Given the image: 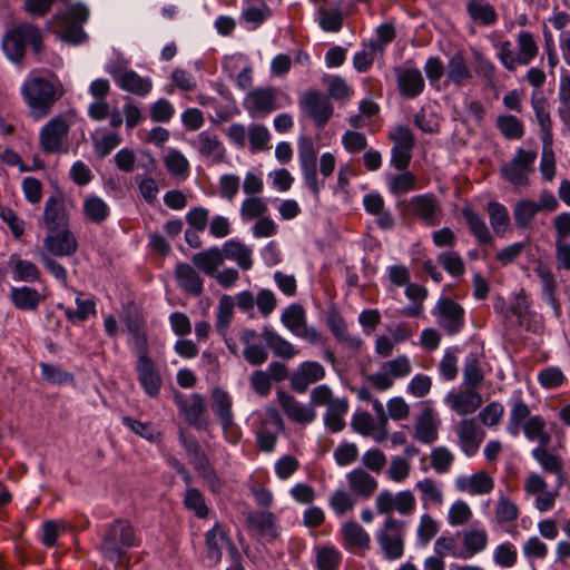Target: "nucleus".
I'll return each instance as SVG.
<instances>
[{"label": "nucleus", "mask_w": 570, "mask_h": 570, "mask_svg": "<svg viewBox=\"0 0 570 570\" xmlns=\"http://www.w3.org/2000/svg\"><path fill=\"white\" fill-rule=\"evenodd\" d=\"M531 104L542 132V141L552 142V124L547 100L543 97L533 96Z\"/></svg>", "instance_id": "47"}, {"label": "nucleus", "mask_w": 570, "mask_h": 570, "mask_svg": "<svg viewBox=\"0 0 570 570\" xmlns=\"http://www.w3.org/2000/svg\"><path fill=\"white\" fill-rule=\"evenodd\" d=\"M409 209L413 216L429 227L441 223L442 209L433 194H422L410 199Z\"/></svg>", "instance_id": "17"}, {"label": "nucleus", "mask_w": 570, "mask_h": 570, "mask_svg": "<svg viewBox=\"0 0 570 570\" xmlns=\"http://www.w3.org/2000/svg\"><path fill=\"white\" fill-rule=\"evenodd\" d=\"M281 322L295 336L309 344H317L322 338L315 327L307 325L305 309L299 304H292L285 308L281 315Z\"/></svg>", "instance_id": "9"}, {"label": "nucleus", "mask_w": 570, "mask_h": 570, "mask_svg": "<svg viewBox=\"0 0 570 570\" xmlns=\"http://www.w3.org/2000/svg\"><path fill=\"white\" fill-rule=\"evenodd\" d=\"M210 400L214 413L219 420L224 432H227V430L232 429L234 425V414L232 410L233 402L230 395L222 387H215L212 391Z\"/></svg>", "instance_id": "32"}, {"label": "nucleus", "mask_w": 570, "mask_h": 570, "mask_svg": "<svg viewBox=\"0 0 570 570\" xmlns=\"http://www.w3.org/2000/svg\"><path fill=\"white\" fill-rule=\"evenodd\" d=\"M29 43L35 55L42 51V32L31 23H20L8 30L2 39V50L12 62H21L26 55V45Z\"/></svg>", "instance_id": "4"}, {"label": "nucleus", "mask_w": 570, "mask_h": 570, "mask_svg": "<svg viewBox=\"0 0 570 570\" xmlns=\"http://www.w3.org/2000/svg\"><path fill=\"white\" fill-rule=\"evenodd\" d=\"M458 445L469 458L474 456L484 439V432L478 425L475 419H463L455 426Z\"/></svg>", "instance_id": "20"}, {"label": "nucleus", "mask_w": 570, "mask_h": 570, "mask_svg": "<svg viewBox=\"0 0 570 570\" xmlns=\"http://www.w3.org/2000/svg\"><path fill=\"white\" fill-rule=\"evenodd\" d=\"M175 401L189 424L198 429L205 426L203 416L206 412V404L203 395L194 393L189 399L176 395Z\"/></svg>", "instance_id": "28"}, {"label": "nucleus", "mask_w": 570, "mask_h": 570, "mask_svg": "<svg viewBox=\"0 0 570 570\" xmlns=\"http://www.w3.org/2000/svg\"><path fill=\"white\" fill-rule=\"evenodd\" d=\"M416 501L410 490L400 491L393 494L389 490L381 491L375 498V509L380 514L392 517L396 511L401 515H411L415 511Z\"/></svg>", "instance_id": "10"}, {"label": "nucleus", "mask_w": 570, "mask_h": 570, "mask_svg": "<svg viewBox=\"0 0 570 570\" xmlns=\"http://www.w3.org/2000/svg\"><path fill=\"white\" fill-rule=\"evenodd\" d=\"M462 215L474 237L479 240L480 244H490L492 242V236L489 232V228L485 222L481 218L480 215L474 213L470 208H464L462 210Z\"/></svg>", "instance_id": "54"}, {"label": "nucleus", "mask_w": 570, "mask_h": 570, "mask_svg": "<svg viewBox=\"0 0 570 570\" xmlns=\"http://www.w3.org/2000/svg\"><path fill=\"white\" fill-rule=\"evenodd\" d=\"M193 265L207 276L216 275L218 267L224 264L222 249L217 246L198 252L191 256Z\"/></svg>", "instance_id": "38"}, {"label": "nucleus", "mask_w": 570, "mask_h": 570, "mask_svg": "<svg viewBox=\"0 0 570 570\" xmlns=\"http://www.w3.org/2000/svg\"><path fill=\"white\" fill-rule=\"evenodd\" d=\"M115 82L125 91L137 96H146L153 88V82L149 78L140 77L134 70L120 71L118 69H108Z\"/></svg>", "instance_id": "24"}, {"label": "nucleus", "mask_w": 570, "mask_h": 570, "mask_svg": "<svg viewBox=\"0 0 570 570\" xmlns=\"http://www.w3.org/2000/svg\"><path fill=\"white\" fill-rule=\"evenodd\" d=\"M90 10L82 2L69 4L65 10L48 20V29L57 31L59 38L71 45H80L87 40L82 26L88 21Z\"/></svg>", "instance_id": "2"}, {"label": "nucleus", "mask_w": 570, "mask_h": 570, "mask_svg": "<svg viewBox=\"0 0 570 570\" xmlns=\"http://www.w3.org/2000/svg\"><path fill=\"white\" fill-rule=\"evenodd\" d=\"M43 225L49 233L65 229L67 215L61 195L50 196L43 207Z\"/></svg>", "instance_id": "30"}, {"label": "nucleus", "mask_w": 570, "mask_h": 570, "mask_svg": "<svg viewBox=\"0 0 570 570\" xmlns=\"http://www.w3.org/2000/svg\"><path fill=\"white\" fill-rule=\"evenodd\" d=\"M412 372V362L405 354L381 364L380 371L367 376L372 386L384 392L393 387L395 380L403 379Z\"/></svg>", "instance_id": "6"}, {"label": "nucleus", "mask_w": 570, "mask_h": 570, "mask_svg": "<svg viewBox=\"0 0 570 570\" xmlns=\"http://www.w3.org/2000/svg\"><path fill=\"white\" fill-rule=\"evenodd\" d=\"M227 543V539L223 532V530L219 527H214L212 530H209L206 534V546H207V552L208 558L217 562L222 558V548L223 546Z\"/></svg>", "instance_id": "62"}, {"label": "nucleus", "mask_w": 570, "mask_h": 570, "mask_svg": "<svg viewBox=\"0 0 570 570\" xmlns=\"http://www.w3.org/2000/svg\"><path fill=\"white\" fill-rule=\"evenodd\" d=\"M393 141L391 150V165L399 169L404 170L409 167L412 151L415 145L414 136L410 128L399 126L390 134Z\"/></svg>", "instance_id": "12"}, {"label": "nucleus", "mask_w": 570, "mask_h": 570, "mask_svg": "<svg viewBox=\"0 0 570 570\" xmlns=\"http://www.w3.org/2000/svg\"><path fill=\"white\" fill-rule=\"evenodd\" d=\"M76 311L66 307L62 303H59L57 307L65 312L66 317L71 323H82L87 321L90 315H96V303L94 299L82 298L81 296H78L76 298Z\"/></svg>", "instance_id": "49"}, {"label": "nucleus", "mask_w": 570, "mask_h": 570, "mask_svg": "<svg viewBox=\"0 0 570 570\" xmlns=\"http://www.w3.org/2000/svg\"><path fill=\"white\" fill-rule=\"evenodd\" d=\"M538 213L539 207L537 206V202L531 199H522L518 202L513 209V217L517 227H529Z\"/></svg>", "instance_id": "57"}, {"label": "nucleus", "mask_w": 570, "mask_h": 570, "mask_svg": "<svg viewBox=\"0 0 570 570\" xmlns=\"http://www.w3.org/2000/svg\"><path fill=\"white\" fill-rule=\"evenodd\" d=\"M135 371L145 393L150 397H157L161 391L163 377L149 354L137 356Z\"/></svg>", "instance_id": "14"}, {"label": "nucleus", "mask_w": 570, "mask_h": 570, "mask_svg": "<svg viewBox=\"0 0 570 570\" xmlns=\"http://www.w3.org/2000/svg\"><path fill=\"white\" fill-rule=\"evenodd\" d=\"M532 456L540 464V466L548 473H553L558 475L559 484L561 485L563 482V464L562 460L559 455L553 454L548 449L535 448L532 451Z\"/></svg>", "instance_id": "46"}, {"label": "nucleus", "mask_w": 570, "mask_h": 570, "mask_svg": "<svg viewBox=\"0 0 570 570\" xmlns=\"http://www.w3.org/2000/svg\"><path fill=\"white\" fill-rule=\"evenodd\" d=\"M273 354L284 360L294 358L298 350L273 328L265 326L259 335Z\"/></svg>", "instance_id": "35"}, {"label": "nucleus", "mask_w": 570, "mask_h": 570, "mask_svg": "<svg viewBox=\"0 0 570 570\" xmlns=\"http://www.w3.org/2000/svg\"><path fill=\"white\" fill-rule=\"evenodd\" d=\"M488 214L493 232L498 236L504 235L510 224L508 209L502 204L491 202L488 204Z\"/></svg>", "instance_id": "56"}, {"label": "nucleus", "mask_w": 570, "mask_h": 570, "mask_svg": "<svg viewBox=\"0 0 570 570\" xmlns=\"http://www.w3.org/2000/svg\"><path fill=\"white\" fill-rule=\"evenodd\" d=\"M348 411V402L345 397L335 400L326 406L324 423L333 433H337L345 428L344 416Z\"/></svg>", "instance_id": "42"}, {"label": "nucleus", "mask_w": 570, "mask_h": 570, "mask_svg": "<svg viewBox=\"0 0 570 570\" xmlns=\"http://www.w3.org/2000/svg\"><path fill=\"white\" fill-rule=\"evenodd\" d=\"M530 416V409L529 406L522 401L521 397H517L511 402V411L509 416V422L507 425V431L512 436H518L521 426L525 422V420H529Z\"/></svg>", "instance_id": "50"}, {"label": "nucleus", "mask_w": 570, "mask_h": 570, "mask_svg": "<svg viewBox=\"0 0 570 570\" xmlns=\"http://www.w3.org/2000/svg\"><path fill=\"white\" fill-rule=\"evenodd\" d=\"M269 14L271 10L262 0H246L242 11V18L246 22L252 23L254 28L262 24Z\"/></svg>", "instance_id": "55"}, {"label": "nucleus", "mask_w": 570, "mask_h": 570, "mask_svg": "<svg viewBox=\"0 0 570 570\" xmlns=\"http://www.w3.org/2000/svg\"><path fill=\"white\" fill-rule=\"evenodd\" d=\"M83 213L89 220L100 224L109 216V207L101 198L90 196L85 199Z\"/></svg>", "instance_id": "58"}, {"label": "nucleus", "mask_w": 570, "mask_h": 570, "mask_svg": "<svg viewBox=\"0 0 570 570\" xmlns=\"http://www.w3.org/2000/svg\"><path fill=\"white\" fill-rule=\"evenodd\" d=\"M535 159L534 150L519 148L514 157L501 166V175L517 188L527 187L530 184L529 176L534 171Z\"/></svg>", "instance_id": "7"}, {"label": "nucleus", "mask_w": 570, "mask_h": 570, "mask_svg": "<svg viewBox=\"0 0 570 570\" xmlns=\"http://www.w3.org/2000/svg\"><path fill=\"white\" fill-rule=\"evenodd\" d=\"M343 534L351 551L366 550L370 548L368 533L356 522H347L343 525Z\"/></svg>", "instance_id": "45"}, {"label": "nucleus", "mask_w": 570, "mask_h": 570, "mask_svg": "<svg viewBox=\"0 0 570 570\" xmlns=\"http://www.w3.org/2000/svg\"><path fill=\"white\" fill-rule=\"evenodd\" d=\"M277 400L288 420L294 423L305 425L316 419V411L311 404H303L284 391L277 392Z\"/></svg>", "instance_id": "22"}, {"label": "nucleus", "mask_w": 570, "mask_h": 570, "mask_svg": "<svg viewBox=\"0 0 570 570\" xmlns=\"http://www.w3.org/2000/svg\"><path fill=\"white\" fill-rule=\"evenodd\" d=\"M10 297L17 308L24 311L36 309L41 301L39 292L28 286L12 287Z\"/></svg>", "instance_id": "48"}, {"label": "nucleus", "mask_w": 570, "mask_h": 570, "mask_svg": "<svg viewBox=\"0 0 570 570\" xmlns=\"http://www.w3.org/2000/svg\"><path fill=\"white\" fill-rule=\"evenodd\" d=\"M69 126L67 121L57 117L47 122L40 131V146L46 153H57L61 149Z\"/></svg>", "instance_id": "23"}, {"label": "nucleus", "mask_w": 570, "mask_h": 570, "mask_svg": "<svg viewBox=\"0 0 570 570\" xmlns=\"http://www.w3.org/2000/svg\"><path fill=\"white\" fill-rule=\"evenodd\" d=\"M394 72L399 91L403 97L414 99L423 92L425 81L420 69L414 67H396Z\"/></svg>", "instance_id": "21"}, {"label": "nucleus", "mask_w": 570, "mask_h": 570, "mask_svg": "<svg viewBox=\"0 0 570 570\" xmlns=\"http://www.w3.org/2000/svg\"><path fill=\"white\" fill-rule=\"evenodd\" d=\"M445 77L446 83L458 88L468 86L471 82L473 72L462 52H455L450 57L445 66Z\"/></svg>", "instance_id": "26"}, {"label": "nucleus", "mask_w": 570, "mask_h": 570, "mask_svg": "<svg viewBox=\"0 0 570 570\" xmlns=\"http://www.w3.org/2000/svg\"><path fill=\"white\" fill-rule=\"evenodd\" d=\"M327 326L340 342L346 343L353 350H360L362 340L352 336L347 332V325L337 312H331L327 316Z\"/></svg>", "instance_id": "44"}, {"label": "nucleus", "mask_w": 570, "mask_h": 570, "mask_svg": "<svg viewBox=\"0 0 570 570\" xmlns=\"http://www.w3.org/2000/svg\"><path fill=\"white\" fill-rule=\"evenodd\" d=\"M375 538L386 560L401 559L405 546V522L393 517H386Z\"/></svg>", "instance_id": "5"}, {"label": "nucleus", "mask_w": 570, "mask_h": 570, "mask_svg": "<svg viewBox=\"0 0 570 570\" xmlns=\"http://www.w3.org/2000/svg\"><path fill=\"white\" fill-rule=\"evenodd\" d=\"M466 11L474 22L484 26L493 24L498 19L495 9L490 3H482L476 0H470L466 4Z\"/></svg>", "instance_id": "51"}, {"label": "nucleus", "mask_w": 570, "mask_h": 570, "mask_svg": "<svg viewBox=\"0 0 570 570\" xmlns=\"http://www.w3.org/2000/svg\"><path fill=\"white\" fill-rule=\"evenodd\" d=\"M534 272L540 278L543 298L553 308L554 314L559 316L561 311L559 301L556 296L557 283L553 273L542 263H539L535 266Z\"/></svg>", "instance_id": "40"}, {"label": "nucleus", "mask_w": 570, "mask_h": 570, "mask_svg": "<svg viewBox=\"0 0 570 570\" xmlns=\"http://www.w3.org/2000/svg\"><path fill=\"white\" fill-rule=\"evenodd\" d=\"M326 375L324 366L316 361L302 362L291 374V389L297 393H305L309 385L322 381Z\"/></svg>", "instance_id": "18"}, {"label": "nucleus", "mask_w": 570, "mask_h": 570, "mask_svg": "<svg viewBox=\"0 0 570 570\" xmlns=\"http://www.w3.org/2000/svg\"><path fill=\"white\" fill-rule=\"evenodd\" d=\"M439 325L449 334L455 335L464 327V308L451 298H441L434 309Z\"/></svg>", "instance_id": "13"}, {"label": "nucleus", "mask_w": 570, "mask_h": 570, "mask_svg": "<svg viewBox=\"0 0 570 570\" xmlns=\"http://www.w3.org/2000/svg\"><path fill=\"white\" fill-rule=\"evenodd\" d=\"M484 379L480 366V356L478 353H470L463 364V384L464 386L478 387Z\"/></svg>", "instance_id": "53"}, {"label": "nucleus", "mask_w": 570, "mask_h": 570, "mask_svg": "<svg viewBox=\"0 0 570 570\" xmlns=\"http://www.w3.org/2000/svg\"><path fill=\"white\" fill-rule=\"evenodd\" d=\"M497 125L501 134L508 139H520L524 134L523 125L512 115L499 116Z\"/></svg>", "instance_id": "63"}, {"label": "nucleus", "mask_w": 570, "mask_h": 570, "mask_svg": "<svg viewBox=\"0 0 570 570\" xmlns=\"http://www.w3.org/2000/svg\"><path fill=\"white\" fill-rule=\"evenodd\" d=\"M456 535L462 541V554L463 560L470 559L481 552H483L489 543V534L483 528H471L462 532H458Z\"/></svg>", "instance_id": "31"}, {"label": "nucleus", "mask_w": 570, "mask_h": 570, "mask_svg": "<svg viewBox=\"0 0 570 570\" xmlns=\"http://www.w3.org/2000/svg\"><path fill=\"white\" fill-rule=\"evenodd\" d=\"M223 258L234 261L239 268L248 271L253 267L252 249L238 240H227L220 247Z\"/></svg>", "instance_id": "39"}, {"label": "nucleus", "mask_w": 570, "mask_h": 570, "mask_svg": "<svg viewBox=\"0 0 570 570\" xmlns=\"http://www.w3.org/2000/svg\"><path fill=\"white\" fill-rule=\"evenodd\" d=\"M180 442L196 471L210 483L213 491H217L219 487H216V474L197 440L181 434Z\"/></svg>", "instance_id": "19"}, {"label": "nucleus", "mask_w": 570, "mask_h": 570, "mask_svg": "<svg viewBox=\"0 0 570 570\" xmlns=\"http://www.w3.org/2000/svg\"><path fill=\"white\" fill-rule=\"evenodd\" d=\"M431 466L438 474L448 473L454 462V454L445 446H436L430 453Z\"/></svg>", "instance_id": "60"}, {"label": "nucleus", "mask_w": 570, "mask_h": 570, "mask_svg": "<svg viewBox=\"0 0 570 570\" xmlns=\"http://www.w3.org/2000/svg\"><path fill=\"white\" fill-rule=\"evenodd\" d=\"M415 489L420 492V498L424 507H441L444 502L442 484L432 478H424L415 483Z\"/></svg>", "instance_id": "41"}, {"label": "nucleus", "mask_w": 570, "mask_h": 570, "mask_svg": "<svg viewBox=\"0 0 570 570\" xmlns=\"http://www.w3.org/2000/svg\"><path fill=\"white\" fill-rule=\"evenodd\" d=\"M346 482L352 494L363 499L371 498L379 488L376 479L363 468L350 471L346 474Z\"/></svg>", "instance_id": "29"}, {"label": "nucleus", "mask_w": 570, "mask_h": 570, "mask_svg": "<svg viewBox=\"0 0 570 570\" xmlns=\"http://www.w3.org/2000/svg\"><path fill=\"white\" fill-rule=\"evenodd\" d=\"M46 249L58 256H68L77 250V242L72 234L66 229L50 233L43 240Z\"/></svg>", "instance_id": "34"}, {"label": "nucleus", "mask_w": 570, "mask_h": 570, "mask_svg": "<svg viewBox=\"0 0 570 570\" xmlns=\"http://www.w3.org/2000/svg\"><path fill=\"white\" fill-rule=\"evenodd\" d=\"M194 145L200 156L209 159L214 164L222 163L225 158V148L216 135L202 131L198 134Z\"/></svg>", "instance_id": "37"}, {"label": "nucleus", "mask_w": 570, "mask_h": 570, "mask_svg": "<svg viewBox=\"0 0 570 570\" xmlns=\"http://www.w3.org/2000/svg\"><path fill=\"white\" fill-rule=\"evenodd\" d=\"M138 538L129 521L118 519L106 530L100 544L105 559L118 566L122 562L127 551L137 546Z\"/></svg>", "instance_id": "3"}, {"label": "nucleus", "mask_w": 570, "mask_h": 570, "mask_svg": "<svg viewBox=\"0 0 570 570\" xmlns=\"http://www.w3.org/2000/svg\"><path fill=\"white\" fill-rule=\"evenodd\" d=\"M440 420L432 407H425L416 419L414 438L424 444H431L438 440Z\"/></svg>", "instance_id": "25"}, {"label": "nucleus", "mask_w": 570, "mask_h": 570, "mask_svg": "<svg viewBox=\"0 0 570 570\" xmlns=\"http://www.w3.org/2000/svg\"><path fill=\"white\" fill-rule=\"evenodd\" d=\"M387 189L392 195H402L416 189V176L407 170L386 177Z\"/></svg>", "instance_id": "52"}, {"label": "nucleus", "mask_w": 570, "mask_h": 570, "mask_svg": "<svg viewBox=\"0 0 570 570\" xmlns=\"http://www.w3.org/2000/svg\"><path fill=\"white\" fill-rule=\"evenodd\" d=\"M246 524L250 531L258 535L274 539L278 535L275 515L267 511L249 512L246 514Z\"/></svg>", "instance_id": "36"}, {"label": "nucleus", "mask_w": 570, "mask_h": 570, "mask_svg": "<svg viewBox=\"0 0 570 570\" xmlns=\"http://www.w3.org/2000/svg\"><path fill=\"white\" fill-rule=\"evenodd\" d=\"M21 95L33 119H42L61 97L60 82L31 72L21 86Z\"/></svg>", "instance_id": "1"}, {"label": "nucleus", "mask_w": 570, "mask_h": 570, "mask_svg": "<svg viewBox=\"0 0 570 570\" xmlns=\"http://www.w3.org/2000/svg\"><path fill=\"white\" fill-rule=\"evenodd\" d=\"M454 485L460 492L471 495H484L493 490L494 481L487 472L479 471L470 476L459 475L454 480Z\"/></svg>", "instance_id": "27"}, {"label": "nucleus", "mask_w": 570, "mask_h": 570, "mask_svg": "<svg viewBox=\"0 0 570 570\" xmlns=\"http://www.w3.org/2000/svg\"><path fill=\"white\" fill-rule=\"evenodd\" d=\"M175 277L178 286L186 293L200 296L204 292V281L195 266L187 263H178L175 268Z\"/></svg>", "instance_id": "33"}, {"label": "nucleus", "mask_w": 570, "mask_h": 570, "mask_svg": "<svg viewBox=\"0 0 570 570\" xmlns=\"http://www.w3.org/2000/svg\"><path fill=\"white\" fill-rule=\"evenodd\" d=\"M127 330L129 332L128 343L136 355L149 354L148 340L142 321L139 317L129 318L127 321Z\"/></svg>", "instance_id": "43"}, {"label": "nucleus", "mask_w": 570, "mask_h": 570, "mask_svg": "<svg viewBox=\"0 0 570 570\" xmlns=\"http://www.w3.org/2000/svg\"><path fill=\"white\" fill-rule=\"evenodd\" d=\"M10 265L14 273V279L17 281L35 282L39 278L40 273L38 267L29 261H23L14 256H11Z\"/></svg>", "instance_id": "59"}, {"label": "nucleus", "mask_w": 570, "mask_h": 570, "mask_svg": "<svg viewBox=\"0 0 570 570\" xmlns=\"http://www.w3.org/2000/svg\"><path fill=\"white\" fill-rule=\"evenodd\" d=\"M520 65L527 66L538 55V46L533 36L528 31H522L518 36Z\"/></svg>", "instance_id": "61"}, {"label": "nucleus", "mask_w": 570, "mask_h": 570, "mask_svg": "<svg viewBox=\"0 0 570 570\" xmlns=\"http://www.w3.org/2000/svg\"><path fill=\"white\" fill-rule=\"evenodd\" d=\"M165 166L170 175L186 177L189 171V163L178 150H169L164 159Z\"/></svg>", "instance_id": "64"}, {"label": "nucleus", "mask_w": 570, "mask_h": 570, "mask_svg": "<svg viewBox=\"0 0 570 570\" xmlns=\"http://www.w3.org/2000/svg\"><path fill=\"white\" fill-rule=\"evenodd\" d=\"M445 404L458 415L473 414L482 404V395L475 387L464 386L450 391L444 397Z\"/></svg>", "instance_id": "16"}, {"label": "nucleus", "mask_w": 570, "mask_h": 570, "mask_svg": "<svg viewBox=\"0 0 570 570\" xmlns=\"http://www.w3.org/2000/svg\"><path fill=\"white\" fill-rule=\"evenodd\" d=\"M298 101L303 114L311 118L318 128L324 127L333 114V105L322 92L305 91L299 96Z\"/></svg>", "instance_id": "11"}, {"label": "nucleus", "mask_w": 570, "mask_h": 570, "mask_svg": "<svg viewBox=\"0 0 570 570\" xmlns=\"http://www.w3.org/2000/svg\"><path fill=\"white\" fill-rule=\"evenodd\" d=\"M298 159L304 183L317 198L321 189L324 187V180L318 179L316 168L317 151L311 138L302 137L298 140Z\"/></svg>", "instance_id": "8"}, {"label": "nucleus", "mask_w": 570, "mask_h": 570, "mask_svg": "<svg viewBox=\"0 0 570 570\" xmlns=\"http://www.w3.org/2000/svg\"><path fill=\"white\" fill-rule=\"evenodd\" d=\"M278 94L276 88H256L246 95L244 107L252 117L266 116L278 108Z\"/></svg>", "instance_id": "15"}]
</instances>
